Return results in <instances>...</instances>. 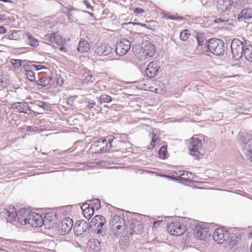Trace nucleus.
I'll list each match as a JSON object with an SVG mask.
<instances>
[{
    "mask_svg": "<svg viewBox=\"0 0 252 252\" xmlns=\"http://www.w3.org/2000/svg\"><path fill=\"white\" fill-rule=\"evenodd\" d=\"M247 156L251 160V162H252V150L249 149L247 151Z\"/></svg>",
    "mask_w": 252,
    "mask_h": 252,
    "instance_id": "nucleus-60",
    "label": "nucleus"
},
{
    "mask_svg": "<svg viewBox=\"0 0 252 252\" xmlns=\"http://www.w3.org/2000/svg\"><path fill=\"white\" fill-rule=\"evenodd\" d=\"M25 70L26 72V75L29 80L32 82H35V73L32 70V69L27 67V65L25 67Z\"/></svg>",
    "mask_w": 252,
    "mask_h": 252,
    "instance_id": "nucleus-32",
    "label": "nucleus"
},
{
    "mask_svg": "<svg viewBox=\"0 0 252 252\" xmlns=\"http://www.w3.org/2000/svg\"><path fill=\"white\" fill-rule=\"evenodd\" d=\"M77 97V95L71 96L68 97L66 101L67 105L70 106H73L74 105V101Z\"/></svg>",
    "mask_w": 252,
    "mask_h": 252,
    "instance_id": "nucleus-51",
    "label": "nucleus"
},
{
    "mask_svg": "<svg viewBox=\"0 0 252 252\" xmlns=\"http://www.w3.org/2000/svg\"><path fill=\"white\" fill-rule=\"evenodd\" d=\"M126 213H128L129 215L128 218H130L131 219V220L128 219L126 224L127 226L128 225L129 226L130 230V234H140L142 231L143 224L141 221L136 220L135 216L137 214L128 212H127Z\"/></svg>",
    "mask_w": 252,
    "mask_h": 252,
    "instance_id": "nucleus-8",
    "label": "nucleus"
},
{
    "mask_svg": "<svg viewBox=\"0 0 252 252\" xmlns=\"http://www.w3.org/2000/svg\"><path fill=\"white\" fill-rule=\"evenodd\" d=\"M68 16V19L70 22H75L78 20L79 17V11L73 7L67 9V12H65Z\"/></svg>",
    "mask_w": 252,
    "mask_h": 252,
    "instance_id": "nucleus-21",
    "label": "nucleus"
},
{
    "mask_svg": "<svg viewBox=\"0 0 252 252\" xmlns=\"http://www.w3.org/2000/svg\"><path fill=\"white\" fill-rule=\"evenodd\" d=\"M90 228L89 224L85 220H81L75 223L73 231L75 235L79 236L82 235Z\"/></svg>",
    "mask_w": 252,
    "mask_h": 252,
    "instance_id": "nucleus-16",
    "label": "nucleus"
},
{
    "mask_svg": "<svg viewBox=\"0 0 252 252\" xmlns=\"http://www.w3.org/2000/svg\"><path fill=\"white\" fill-rule=\"evenodd\" d=\"M115 137V139L116 138H119L120 140V142L122 143L123 142H125L126 139L128 138V135L125 133H117L116 134V136Z\"/></svg>",
    "mask_w": 252,
    "mask_h": 252,
    "instance_id": "nucleus-45",
    "label": "nucleus"
},
{
    "mask_svg": "<svg viewBox=\"0 0 252 252\" xmlns=\"http://www.w3.org/2000/svg\"><path fill=\"white\" fill-rule=\"evenodd\" d=\"M39 128L35 126H27L26 128V130L27 131H38Z\"/></svg>",
    "mask_w": 252,
    "mask_h": 252,
    "instance_id": "nucleus-53",
    "label": "nucleus"
},
{
    "mask_svg": "<svg viewBox=\"0 0 252 252\" xmlns=\"http://www.w3.org/2000/svg\"><path fill=\"white\" fill-rule=\"evenodd\" d=\"M6 18L4 15H0V21L5 20Z\"/></svg>",
    "mask_w": 252,
    "mask_h": 252,
    "instance_id": "nucleus-63",
    "label": "nucleus"
},
{
    "mask_svg": "<svg viewBox=\"0 0 252 252\" xmlns=\"http://www.w3.org/2000/svg\"><path fill=\"white\" fill-rule=\"evenodd\" d=\"M61 46L59 48L60 50L63 52H65V48L63 45Z\"/></svg>",
    "mask_w": 252,
    "mask_h": 252,
    "instance_id": "nucleus-62",
    "label": "nucleus"
},
{
    "mask_svg": "<svg viewBox=\"0 0 252 252\" xmlns=\"http://www.w3.org/2000/svg\"><path fill=\"white\" fill-rule=\"evenodd\" d=\"M90 46L89 43L85 40H81L78 45L77 50L80 53H85L89 51Z\"/></svg>",
    "mask_w": 252,
    "mask_h": 252,
    "instance_id": "nucleus-25",
    "label": "nucleus"
},
{
    "mask_svg": "<svg viewBox=\"0 0 252 252\" xmlns=\"http://www.w3.org/2000/svg\"><path fill=\"white\" fill-rule=\"evenodd\" d=\"M233 252H244L243 250L237 249L235 250Z\"/></svg>",
    "mask_w": 252,
    "mask_h": 252,
    "instance_id": "nucleus-64",
    "label": "nucleus"
},
{
    "mask_svg": "<svg viewBox=\"0 0 252 252\" xmlns=\"http://www.w3.org/2000/svg\"><path fill=\"white\" fill-rule=\"evenodd\" d=\"M158 157L162 159L167 158V150L166 146H162L158 151Z\"/></svg>",
    "mask_w": 252,
    "mask_h": 252,
    "instance_id": "nucleus-34",
    "label": "nucleus"
},
{
    "mask_svg": "<svg viewBox=\"0 0 252 252\" xmlns=\"http://www.w3.org/2000/svg\"><path fill=\"white\" fill-rule=\"evenodd\" d=\"M121 220H124L123 218L120 217L119 216L115 215L112 220H111L110 222V225L113 226L115 225L118 223H119L120 221H121Z\"/></svg>",
    "mask_w": 252,
    "mask_h": 252,
    "instance_id": "nucleus-43",
    "label": "nucleus"
},
{
    "mask_svg": "<svg viewBox=\"0 0 252 252\" xmlns=\"http://www.w3.org/2000/svg\"><path fill=\"white\" fill-rule=\"evenodd\" d=\"M244 56L247 60L252 62V45H247L245 46Z\"/></svg>",
    "mask_w": 252,
    "mask_h": 252,
    "instance_id": "nucleus-28",
    "label": "nucleus"
},
{
    "mask_svg": "<svg viewBox=\"0 0 252 252\" xmlns=\"http://www.w3.org/2000/svg\"><path fill=\"white\" fill-rule=\"evenodd\" d=\"M91 206L93 208L94 210H98L101 207L100 200L98 199L93 200Z\"/></svg>",
    "mask_w": 252,
    "mask_h": 252,
    "instance_id": "nucleus-44",
    "label": "nucleus"
},
{
    "mask_svg": "<svg viewBox=\"0 0 252 252\" xmlns=\"http://www.w3.org/2000/svg\"><path fill=\"white\" fill-rule=\"evenodd\" d=\"M94 79H95V77L93 75L90 74V75H87L85 77V78L84 79V81L87 83H93L94 82Z\"/></svg>",
    "mask_w": 252,
    "mask_h": 252,
    "instance_id": "nucleus-50",
    "label": "nucleus"
},
{
    "mask_svg": "<svg viewBox=\"0 0 252 252\" xmlns=\"http://www.w3.org/2000/svg\"><path fill=\"white\" fill-rule=\"evenodd\" d=\"M159 68L160 66L158 62L154 61L148 65L145 71V74L149 78H153L157 74Z\"/></svg>",
    "mask_w": 252,
    "mask_h": 252,
    "instance_id": "nucleus-17",
    "label": "nucleus"
},
{
    "mask_svg": "<svg viewBox=\"0 0 252 252\" xmlns=\"http://www.w3.org/2000/svg\"><path fill=\"white\" fill-rule=\"evenodd\" d=\"M131 44L129 40L122 39L116 44L115 51L116 54L119 56L126 55L130 48Z\"/></svg>",
    "mask_w": 252,
    "mask_h": 252,
    "instance_id": "nucleus-13",
    "label": "nucleus"
},
{
    "mask_svg": "<svg viewBox=\"0 0 252 252\" xmlns=\"http://www.w3.org/2000/svg\"><path fill=\"white\" fill-rule=\"evenodd\" d=\"M196 39L199 45H203L204 42V38L202 32H197V34L196 35Z\"/></svg>",
    "mask_w": 252,
    "mask_h": 252,
    "instance_id": "nucleus-48",
    "label": "nucleus"
},
{
    "mask_svg": "<svg viewBox=\"0 0 252 252\" xmlns=\"http://www.w3.org/2000/svg\"><path fill=\"white\" fill-rule=\"evenodd\" d=\"M14 108L20 113L29 114L31 113V108L26 102H18L14 103L12 104Z\"/></svg>",
    "mask_w": 252,
    "mask_h": 252,
    "instance_id": "nucleus-19",
    "label": "nucleus"
},
{
    "mask_svg": "<svg viewBox=\"0 0 252 252\" xmlns=\"http://www.w3.org/2000/svg\"><path fill=\"white\" fill-rule=\"evenodd\" d=\"M165 19L181 21L184 19L183 17L179 16L170 15L169 13H164L163 16Z\"/></svg>",
    "mask_w": 252,
    "mask_h": 252,
    "instance_id": "nucleus-42",
    "label": "nucleus"
},
{
    "mask_svg": "<svg viewBox=\"0 0 252 252\" xmlns=\"http://www.w3.org/2000/svg\"><path fill=\"white\" fill-rule=\"evenodd\" d=\"M94 210L93 208L91 207L90 208H88V209L84 210L83 212V214L86 219H90L94 215Z\"/></svg>",
    "mask_w": 252,
    "mask_h": 252,
    "instance_id": "nucleus-41",
    "label": "nucleus"
},
{
    "mask_svg": "<svg viewBox=\"0 0 252 252\" xmlns=\"http://www.w3.org/2000/svg\"><path fill=\"white\" fill-rule=\"evenodd\" d=\"M26 35L29 40V44L32 46H36L38 45V40L32 37L30 32H26Z\"/></svg>",
    "mask_w": 252,
    "mask_h": 252,
    "instance_id": "nucleus-40",
    "label": "nucleus"
},
{
    "mask_svg": "<svg viewBox=\"0 0 252 252\" xmlns=\"http://www.w3.org/2000/svg\"><path fill=\"white\" fill-rule=\"evenodd\" d=\"M10 63L15 67L19 68L22 65V60L19 59H11Z\"/></svg>",
    "mask_w": 252,
    "mask_h": 252,
    "instance_id": "nucleus-47",
    "label": "nucleus"
},
{
    "mask_svg": "<svg viewBox=\"0 0 252 252\" xmlns=\"http://www.w3.org/2000/svg\"><path fill=\"white\" fill-rule=\"evenodd\" d=\"M125 144L126 145V150L127 152H131V151L130 150V149L131 148L130 147H129V146L131 145V144L129 143V142H126Z\"/></svg>",
    "mask_w": 252,
    "mask_h": 252,
    "instance_id": "nucleus-61",
    "label": "nucleus"
},
{
    "mask_svg": "<svg viewBox=\"0 0 252 252\" xmlns=\"http://www.w3.org/2000/svg\"><path fill=\"white\" fill-rule=\"evenodd\" d=\"M127 25H138L142 27H144L146 29H149V27L147 26L145 24H141L140 23H128L126 24Z\"/></svg>",
    "mask_w": 252,
    "mask_h": 252,
    "instance_id": "nucleus-55",
    "label": "nucleus"
},
{
    "mask_svg": "<svg viewBox=\"0 0 252 252\" xmlns=\"http://www.w3.org/2000/svg\"><path fill=\"white\" fill-rule=\"evenodd\" d=\"M18 221L22 225L29 224L33 227H37L43 225L42 216L37 213L30 212L25 208H21L18 213L14 206H10L8 208L0 209V218L5 219L8 222L13 224Z\"/></svg>",
    "mask_w": 252,
    "mask_h": 252,
    "instance_id": "nucleus-1",
    "label": "nucleus"
},
{
    "mask_svg": "<svg viewBox=\"0 0 252 252\" xmlns=\"http://www.w3.org/2000/svg\"><path fill=\"white\" fill-rule=\"evenodd\" d=\"M144 12V10L142 8H139V7H137V8H135L133 11V13L136 15L141 14V13H143Z\"/></svg>",
    "mask_w": 252,
    "mask_h": 252,
    "instance_id": "nucleus-54",
    "label": "nucleus"
},
{
    "mask_svg": "<svg viewBox=\"0 0 252 252\" xmlns=\"http://www.w3.org/2000/svg\"><path fill=\"white\" fill-rule=\"evenodd\" d=\"M53 42L58 45H63L66 42L65 38H63L59 32H54Z\"/></svg>",
    "mask_w": 252,
    "mask_h": 252,
    "instance_id": "nucleus-29",
    "label": "nucleus"
},
{
    "mask_svg": "<svg viewBox=\"0 0 252 252\" xmlns=\"http://www.w3.org/2000/svg\"><path fill=\"white\" fill-rule=\"evenodd\" d=\"M193 227L191 228L194 230L195 236L198 239L202 240H204L208 236L210 235L209 232L208 227L206 226V224L202 222L193 221Z\"/></svg>",
    "mask_w": 252,
    "mask_h": 252,
    "instance_id": "nucleus-11",
    "label": "nucleus"
},
{
    "mask_svg": "<svg viewBox=\"0 0 252 252\" xmlns=\"http://www.w3.org/2000/svg\"><path fill=\"white\" fill-rule=\"evenodd\" d=\"M31 113L29 114H27L28 115H30L32 117H36L38 115H39L40 113L38 112H36L35 111L32 110L31 109Z\"/></svg>",
    "mask_w": 252,
    "mask_h": 252,
    "instance_id": "nucleus-58",
    "label": "nucleus"
},
{
    "mask_svg": "<svg viewBox=\"0 0 252 252\" xmlns=\"http://www.w3.org/2000/svg\"><path fill=\"white\" fill-rule=\"evenodd\" d=\"M239 139L240 142L246 145L251 141L252 136L247 132H243L240 134Z\"/></svg>",
    "mask_w": 252,
    "mask_h": 252,
    "instance_id": "nucleus-30",
    "label": "nucleus"
},
{
    "mask_svg": "<svg viewBox=\"0 0 252 252\" xmlns=\"http://www.w3.org/2000/svg\"><path fill=\"white\" fill-rule=\"evenodd\" d=\"M166 229L171 235L178 236L183 234L187 229V227L183 222L176 220L168 223Z\"/></svg>",
    "mask_w": 252,
    "mask_h": 252,
    "instance_id": "nucleus-10",
    "label": "nucleus"
},
{
    "mask_svg": "<svg viewBox=\"0 0 252 252\" xmlns=\"http://www.w3.org/2000/svg\"><path fill=\"white\" fill-rule=\"evenodd\" d=\"M212 237L216 243L227 244L230 247H233L237 242V237L234 234H230L229 232L223 228L216 229Z\"/></svg>",
    "mask_w": 252,
    "mask_h": 252,
    "instance_id": "nucleus-3",
    "label": "nucleus"
},
{
    "mask_svg": "<svg viewBox=\"0 0 252 252\" xmlns=\"http://www.w3.org/2000/svg\"><path fill=\"white\" fill-rule=\"evenodd\" d=\"M252 18V8H247L243 9L238 15L239 21H243Z\"/></svg>",
    "mask_w": 252,
    "mask_h": 252,
    "instance_id": "nucleus-23",
    "label": "nucleus"
},
{
    "mask_svg": "<svg viewBox=\"0 0 252 252\" xmlns=\"http://www.w3.org/2000/svg\"><path fill=\"white\" fill-rule=\"evenodd\" d=\"M151 91L157 94H163L166 91L165 84L159 80H156L153 86L150 87Z\"/></svg>",
    "mask_w": 252,
    "mask_h": 252,
    "instance_id": "nucleus-20",
    "label": "nucleus"
},
{
    "mask_svg": "<svg viewBox=\"0 0 252 252\" xmlns=\"http://www.w3.org/2000/svg\"><path fill=\"white\" fill-rule=\"evenodd\" d=\"M83 2L85 4L87 8L91 9L92 10H93V7L91 5V4L89 3V2L87 0H84Z\"/></svg>",
    "mask_w": 252,
    "mask_h": 252,
    "instance_id": "nucleus-59",
    "label": "nucleus"
},
{
    "mask_svg": "<svg viewBox=\"0 0 252 252\" xmlns=\"http://www.w3.org/2000/svg\"><path fill=\"white\" fill-rule=\"evenodd\" d=\"M237 4L234 0H218L217 1V10L220 13H222L227 15L223 19L221 18H216L214 20L215 23H218L223 30H227L223 26L228 24L229 17L228 15L233 12L236 8Z\"/></svg>",
    "mask_w": 252,
    "mask_h": 252,
    "instance_id": "nucleus-2",
    "label": "nucleus"
},
{
    "mask_svg": "<svg viewBox=\"0 0 252 252\" xmlns=\"http://www.w3.org/2000/svg\"><path fill=\"white\" fill-rule=\"evenodd\" d=\"M24 37V34L22 32H11L9 35H4L1 37V40L4 41L5 39L10 40H20Z\"/></svg>",
    "mask_w": 252,
    "mask_h": 252,
    "instance_id": "nucleus-26",
    "label": "nucleus"
},
{
    "mask_svg": "<svg viewBox=\"0 0 252 252\" xmlns=\"http://www.w3.org/2000/svg\"><path fill=\"white\" fill-rule=\"evenodd\" d=\"M206 52H210L217 56H221L225 51L224 43L223 40L212 38L207 41L205 43Z\"/></svg>",
    "mask_w": 252,
    "mask_h": 252,
    "instance_id": "nucleus-5",
    "label": "nucleus"
},
{
    "mask_svg": "<svg viewBox=\"0 0 252 252\" xmlns=\"http://www.w3.org/2000/svg\"><path fill=\"white\" fill-rule=\"evenodd\" d=\"M43 39L45 41H49L51 42H53L54 39V32H52L51 33H47L44 35V37Z\"/></svg>",
    "mask_w": 252,
    "mask_h": 252,
    "instance_id": "nucleus-49",
    "label": "nucleus"
},
{
    "mask_svg": "<svg viewBox=\"0 0 252 252\" xmlns=\"http://www.w3.org/2000/svg\"><path fill=\"white\" fill-rule=\"evenodd\" d=\"M106 236V235L104 237H100L99 238V240H94L92 242L91 246H90V248L93 251V252H99L100 251L101 244L103 243V239H105V237Z\"/></svg>",
    "mask_w": 252,
    "mask_h": 252,
    "instance_id": "nucleus-24",
    "label": "nucleus"
},
{
    "mask_svg": "<svg viewBox=\"0 0 252 252\" xmlns=\"http://www.w3.org/2000/svg\"><path fill=\"white\" fill-rule=\"evenodd\" d=\"M202 147V142L198 137H193L190 140L189 149L190 152V155L193 156L195 158L198 159L201 155L199 150Z\"/></svg>",
    "mask_w": 252,
    "mask_h": 252,
    "instance_id": "nucleus-12",
    "label": "nucleus"
},
{
    "mask_svg": "<svg viewBox=\"0 0 252 252\" xmlns=\"http://www.w3.org/2000/svg\"><path fill=\"white\" fill-rule=\"evenodd\" d=\"M52 78L50 77H42L38 80H36L35 82V85L40 87V88H43L50 84Z\"/></svg>",
    "mask_w": 252,
    "mask_h": 252,
    "instance_id": "nucleus-27",
    "label": "nucleus"
},
{
    "mask_svg": "<svg viewBox=\"0 0 252 252\" xmlns=\"http://www.w3.org/2000/svg\"><path fill=\"white\" fill-rule=\"evenodd\" d=\"M32 103L35 106L42 108L44 110H48L50 108V104L41 100H35Z\"/></svg>",
    "mask_w": 252,
    "mask_h": 252,
    "instance_id": "nucleus-35",
    "label": "nucleus"
},
{
    "mask_svg": "<svg viewBox=\"0 0 252 252\" xmlns=\"http://www.w3.org/2000/svg\"><path fill=\"white\" fill-rule=\"evenodd\" d=\"M84 103L85 104V107L90 111H91L92 109L94 108L96 105L94 100L88 98H85L84 99Z\"/></svg>",
    "mask_w": 252,
    "mask_h": 252,
    "instance_id": "nucleus-33",
    "label": "nucleus"
},
{
    "mask_svg": "<svg viewBox=\"0 0 252 252\" xmlns=\"http://www.w3.org/2000/svg\"><path fill=\"white\" fill-rule=\"evenodd\" d=\"M121 221L115 225L111 226L112 235L118 237L125 229V221L124 220H121Z\"/></svg>",
    "mask_w": 252,
    "mask_h": 252,
    "instance_id": "nucleus-18",
    "label": "nucleus"
},
{
    "mask_svg": "<svg viewBox=\"0 0 252 252\" xmlns=\"http://www.w3.org/2000/svg\"><path fill=\"white\" fill-rule=\"evenodd\" d=\"M129 236L127 234L124 235L119 242L118 245L116 246V251L119 252L121 250H126L129 246Z\"/></svg>",
    "mask_w": 252,
    "mask_h": 252,
    "instance_id": "nucleus-22",
    "label": "nucleus"
},
{
    "mask_svg": "<svg viewBox=\"0 0 252 252\" xmlns=\"http://www.w3.org/2000/svg\"><path fill=\"white\" fill-rule=\"evenodd\" d=\"M43 224L46 225L49 222L51 224L54 223L53 217L50 213H46L45 214L44 218H42Z\"/></svg>",
    "mask_w": 252,
    "mask_h": 252,
    "instance_id": "nucleus-38",
    "label": "nucleus"
},
{
    "mask_svg": "<svg viewBox=\"0 0 252 252\" xmlns=\"http://www.w3.org/2000/svg\"><path fill=\"white\" fill-rule=\"evenodd\" d=\"M32 63H38V62H34V61L30 62V63H32V64H28L27 67H28L30 69H33L36 71L40 70L41 69H47V67L44 65L33 64H32Z\"/></svg>",
    "mask_w": 252,
    "mask_h": 252,
    "instance_id": "nucleus-36",
    "label": "nucleus"
},
{
    "mask_svg": "<svg viewBox=\"0 0 252 252\" xmlns=\"http://www.w3.org/2000/svg\"><path fill=\"white\" fill-rule=\"evenodd\" d=\"M188 173H186L184 171H177L174 173V176L176 177H179L182 178H185L186 177H188Z\"/></svg>",
    "mask_w": 252,
    "mask_h": 252,
    "instance_id": "nucleus-46",
    "label": "nucleus"
},
{
    "mask_svg": "<svg viewBox=\"0 0 252 252\" xmlns=\"http://www.w3.org/2000/svg\"><path fill=\"white\" fill-rule=\"evenodd\" d=\"M134 86L139 90H146L148 87L145 83L144 80H140L139 81H135L134 82Z\"/></svg>",
    "mask_w": 252,
    "mask_h": 252,
    "instance_id": "nucleus-37",
    "label": "nucleus"
},
{
    "mask_svg": "<svg viewBox=\"0 0 252 252\" xmlns=\"http://www.w3.org/2000/svg\"><path fill=\"white\" fill-rule=\"evenodd\" d=\"M156 51L155 46L151 42L145 40L142 43L139 52L138 58L141 61L149 60L154 57Z\"/></svg>",
    "mask_w": 252,
    "mask_h": 252,
    "instance_id": "nucleus-7",
    "label": "nucleus"
},
{
    "mask_svg": "<svg viewBox=\"0 0 252 252\" xmlns=\"http://www.w3.org/2000/svg\"><path fill=\"white\" fill-rule=\"evenodd\" d=\"M106 220L102 215H96L91 220L89 226L90 228L93 227L96 228V232L97 237H104L106 235L105 230Z\"/></svg>",
    "mask_w": 252,
    "mask_h": 252,
    "instance_id": "nucleus-6",
    "label": "nucleus"
},
{
    "mask_svg": "<svg viewBox=\"0 0 252 252\" xmlns=\"http://www.w3.org/2000/svg\"><path fill=\"white\" fill-rule=\"evenodd\" d=\"M94 53L98 56H107L112 52V48L108 44L99 43L94 47Z\"/></svg>",
    "mask_w": 252,
    "mask_h": 252,
    "instance_id": "nucleus-15",
    "label": "nucleus"
},
{
    "mask_svg": "<svg viewBox=\"0 0 252 252\" xmlns=\"http://www.w3.org/2000/svg\"><path fill=\"white\" fill-rule=\"evenodd\" d=\"M91 205L88 203H85L81 206V210L82 211V213L84 212V210H86L88 209V208H90Z\"/></svg>",
    "mask_w": 252,
    "mask_h": 252,
    "instance_id": "nucleus-57",
    "label": "nucleus"
},
{
    "mask_svg": "<svg viewBox=\"0 0 252 252\" xmlns=\"http://www.w3.org/2000/svg\"><path fill=\"white\" fill-rule=\"evenodd\" d=\"M160 141V139L154 133L152 134V141L150 146L148 147L149 149L154 148L156 145L158 144Z\"/></svg>",
    "mask_w": 252,
    "mask_h": 252,
    "instance_id": "nucleus-39",
    "label": "nucleus"
},
{
    "mask_svg": "<svg viewBox=\"0 0 252 252\" xmlns=\"http://www.w3.org/2000/svg\"><path fill=\"white\" fill-rule=\"evenodd\" d=\"M97 99L101 104L104 103H110L112 100L111 96L105 94H102L100 96L97 97Z\"/></svg>",
    "mask_w": 252,
    "mask_h": 252,
    "instance_id": "nucleus-31",
    "label": "nucleus"
},
{
    "mask_svg": "<svg viewBox=\"0 0 252 252\" xmlns=\"http://www.w3.org/2000/svg\"><path fill=\"white\" fill-rule=\"evenodd\" d=\"M73 220L69 218L63 219L61 224L58 226V233L61 235H64L68 234L73 226Z\"/></svg>",
    "mask_w": 252,
    "mask_h": 252,
    "instance_id": "nucleus-14",
    "label": "nucleus"
},
{
    "mask_svg": "<svg viewBox=\"0 0 252 252\" xmlns=\"http://www.w3.org/2000/svg\"><path fill=\"white\" fill-rule=\"evenodd\" d=\"M246 44L237 39L234 38L231 42V49L233 59L234 61H238L244 55V48Z\"/></svg>",
    "mask_w": 252,
    "mask_h": 252,
    "instance_id": "nucleus-9",
    "label": "nucleus"
},
{
    "mask_svg": "<svg viewBox=\"0 0 252 252\" xmlns=\"http://www.w3.org/2000/svg\"><path fill=\"white\" fill-rule=\"evenodd\" d=\"M106 161H100L99 163L96 162H91L90 163V166H95L96 164L98 165V164H100V166H104L105 165Z\"/></svg>",
    "mask_w": 252,
    "mask_h": 252,
    "instance_id": "nucleus-56",
    "label": "nucleus"
},
{
    "mask_svg": "<svg viewBox=\"0 0 252 252\" xmlns=\"http://www.w3.org/2000/svg\"><path fill=\"white\" fill-rule=\"evenodd\" d=\"M114 140L115 137L113 135H109L104 139H99L92 144L90 150L95 154L105 152L113 147Z\"/></svg>",
    "mask_w": 252,
    "mask_h": 252,
    "instance_id": "nucleus-4",
    "label": "nucleus"
},
{
    "mask_svg": "<svg viewBox=\"0 0 252 252\" xmlns=\"http://www.w3.org/2000/svg\"><path fill=\"white\" fill-rule=\"evenodd\" d=\"M180 39L183 41H186L190 35L189 32H180Z\"/></svg>",
    "mask_w": 252,
    "mask_h": 252,
    "instance_id": "nucleus-52",
    "label": "nucleus"
}]
</instances>
